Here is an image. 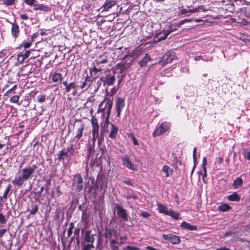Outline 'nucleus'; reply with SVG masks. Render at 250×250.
Listing matches in <instances>:
<instances>
[{
  "instance_id": "f257e3e1",
  "label": "nucleus",
  "mask_w": 250,
  "mask_h": 250,
  "mask_svg": "<svg viewBox=\"0 0 250 250\" xmlns=\"http://www.w3.org/2000/svg\"><path fill=\"white\" fill-rule=\"evenodd\" d=\"M36 168V165L28 166L22 168L21 171V174L17 176L12 181V183L18 187H21L24 182L31 179Z\"/></svg>"
},
{
  "instance_id": "4be33fe9",
  "label": "nucleus",
  "mask_w": 250,
  "mask_h": 250,
  "mask_svg": "<svg viewBox=\"0 0 250 250\" xmlns=\"http://www.w3.org/2000/svg\"><path fill=\"white\" fill-rule=\"evenodd\" d=\"M228 199L231 201H238L240 199V196L237 192H234L229 195Z\"/></svg>"
},
{
  "instance_id": "c85d7f7f",
  "label": "nucleus",
  "mask_w": 250,
  "mask_h": 250,
  "mask_svg": "<svg viewBox=\"0 0 250 250\" xmlns=\"http://www.w3.org/2000/svg\"><path fill=\"white\" fill-rule=\"evenodd\" d=\"M167 215L174 218V219H175L176 220H177L179 218L178 213L177 212H175L172 210H169Z\"/></svg>"
},
{
  "instance_id": "13d9d810",
  "label": "nucleus",
  "mask_w": 250,
  "mask_h": 250,
  "mask_svg": "<svg viewBox=\"0 0 250 250\" xmlns=\"http://www.w3.org/2000/svg\"><path fill=\"white\" fill-rule=\"evenodd\" d=\"M29 54H30V52L29 51H26L23 54H21V55L25 58L26 59V58H27L29 56Z\"/></svg>"
},
{
  "instance_id": "f8f14e48",
  "label": "nucleus",
  "mask_w": 250,
  "mask_h": 250,
  "mask_svg": "<svg viewBox=\"0 0 250 250\" xmlns=\"http://www.w3.org/2000/svg\"><path fill=\"white\" fill-rule=\"evenodd\" d=\"M83 129L84 125L83 124H80L75 125V138L77 139V141L82 137Z\"/></svg>"
},
{
  "instance_id": "58836bf2",
  "label": "nucleus",
  "mask_w": 250,
  "mask_h": 250,
  "mask_svg": "<svg viewBox=\"0 0 250 250\" xmlns=\"http://www.w3.org/2000/svg\"><path fill=\"white\" fill-rule=\"evenodd\" d=\"M6 222V220L5 216L1 213H0V224H5Z\"/></svg>"
},
{
  "instance_id": "39448f33",
  "label": "nucleus",
  "mask_w": 250,
  "mask_h": 250,
  "mask_svg": "<svg viewBox=\"0 0 250 250\" xmlns=\"http://www.w3.org/2000/svg\"><path fill=\"white\" fill-rule=\"evenodd\" d=\"M175 57L173 52L169 51L164 54L159 62V63L162 66L166 64L171 62Z\"/></svg>"
},
{
  "instance_id": "864d4df0",
  "label": "nucleus",
  "mask_w": 250,
  "mask_h": 250,
  "mask_svg": "<svg viewBox=\"0 0 250 250\" xmlns=\"http://www.w3.org/2000/svg\"><path fill=\"white\" fill-rule=\"evenodd\" d=\"M207 164V160L206 157H204L203 159V162H202V167L203 168H204V167H206V165Z\"/></svg>"
},
{
  "instance_id": "7c9ffc66",
  "label": "nucleus",
  "mask_w": 250,
  "mask_h": 250,
  "mask_svg": "<svg viewBox=\"0 0 250 250\" xmlns=\"http://www.w3.org/2000/svg\"><path fill=\"white\" fill-rule=\"evenodd\" d=\"M68 154V152L63 151L62 150L58 154V158L59 160H62L64 159L65 157H67Z\"/></svg>"
},
{
  "instance_id": "bf43d9fd",
  "label": "nucleus",
  "mask_w": 250,
  "mask_h": 250,
  "mask_svg": "<svg viewBox=\"0 0 250 250\" xmlns=\"http://www.w3.org/2000/svg\"><path fill=\"white\" fill-rule=\"evenodd\" d=\"M31 43L30 42H25L23 44V45L25 48H28L30 47Z\"/></svg>"
},
{
  "instance_id": "ddd939ff",
  "label": "nucleus",
  "mask_w": 250,
  "mask_h": 250,
  "mask_svg": "<svg viewBox=\"0 0 250 250\" xmlns=\"http://www.w3.org/2000/svg\"><path fill=\"white\" fill-rule=\"evenodd\" d=\"M62 84L65 86V91L67 93L70 92L71 89L74 90V95H75L76 91V85L74 82H72L69 83H67V81H63Z\"/></svg>"
},
{
  "instance_id": "680f3d73",
  "label": "nucleus",
  "mask_w": 250,
  "mask_h": 250,
  "mask_svg": "<svg viewBox=\"0 0 250 250\" xmlns=\"http://www.w3.org/2000/svg\"><path fill=\"white\" fill-rule=\"evenodd\" d=\"M73 227L69 228L68 229L67 235L68 237H70L72 233Z\"/></svg>"
},
{
  "instance_id": "b1692460",
  "label": "nucleus",
  "mask_w": 250,
  "mask_h": 250,
  "mask_svg": "<svg viewBox=\"0 0 250 250\" xmlns=\"http://www.w3.org/2000/svg\"><path fill=\"white\" fill-rule=\"evenodd\" d=\"M163 171L166 173V176L168 177L173 173V169L170 168L168 166L165 165L163 168Z\"/></svg>"
},
{
  "instance_id": "bb28decb",
  "label": "nucleus",
  "mask_w": 250,
  "mask_h": 250,
  "mask_svg": "<svg viewBox=\"0 0 250 250\" xmlns=\"http://www.w3.org/2000/svg\"><path fill=\"white\" fill-rule=\"evenodd\" d=\"M230 208L229 206L227 204H222L218 207V209L223 212L228 211Z\"/></svg>"
},
{
  "instance_id": "f03ea898",
  "label": "nucleus",
  "mask_w": 250,
  "mask_h": 250,
  "mask_svg": "<svg viewBox=\"0 0 250 250\" xmlns=\"http://www.w3.org/2000/svg\"><path fill=\"white\" fill-rule=\"evenodd\" d=\"M113 103L110 100H104L99 105V108L102 110H107V118L106 119L104 125V131L108 132V127L110 125L108 117L110 115V110L112 106Z\"/></svg>"
},
{
  "instance_id": "7ed1b4c3",
  "label": "nucleus",
  "mask_w": 250,
  "mask_h": 250,
  "mask_svg": "<svg viewBox=\"0 0 250 250\" xmlns=\"http://www.w3.org/2000/svg\"><path fill=\"white\" fill-rule=\"evenodd\" d=\"M91 123L92 126V140L93 143H94L96 139L99 137V126L97 119H96L94 116L92 117L91 120Z\"/></svg>"
},
{
  "instance_id": "a19ab883",
  "label": "nucleus",
  "mask_w": 250,
  "mask_h": 250,
  "mask_svg": "<svg viewBox=\"0 0 250 250\" xmlns=\"http://www.w3.org/2000/svg\"><path fill=\"white\" fill-rule=\"evenodd\" d=\"M24 2L26 4L29 5H34L36 4L35 2H36V0H24Z\"/></svg>"
},
{
  "instance_id": "4c0bfd02",
  "label": "nucleus",
  "mask_w": 250,
  "mask_h": 250,
  "mask_svg": "<svg viewBox=\"0 0 250 250\" xmlns=\"http://www.w3.org/2000/svg\"><path fill=\"white\" fill-rule=\"evenodd\" d=\"M19 100V97L17 95H15L12 97L10 99V102L14 103H17Z\"/></svg>"
},
{
  "instance_id": "774afa93",
  "label": "nucleus",
  "mask_w": 250,
  "mask_h": 250,
  "mask_svg": "<svg viewBox=\"0 0 250 250\" xmlns=\"http://www.w3.org/2000/svg\"><path fill=\"white\" fill-rule=\"evenodd\" d=\"M234 233V232H233L231 231H228L225 234V236L227 237L228 236H230Z\"/></svg>"
},
{
  "instance_id": "603ef678",
  "label": "nucleus",
  "mask_w": 250,
  "mask_h": 250,
  "mask_svg": "<svg viewBox=\"0 0 250 250\" xmlns=\"http://www.w3.org/2000/svg\"><path fill=\"white\" fill-rule=\"evenodd\" d=\"M127 237L126 235L124 236L123 237H120L121 242L120 243H119V244L122 245V244H124V243H125L124 241H125L127 239Z\"/></svg>"
},
{
  "instance_id": "09e8293b",
  "label": "nucleus",
  "mask_w": 250,
  "mask_h": 250,
  "mask_svg": "<svg viewBox=\"0 0 250 250\" xmlns=\"http://www.w3.org/2000/svg\"><path fill=\"white\" fill-rule=\"evenodd\" d=\"M165 33V35L164 36H161L160 37L158 40V42H160L161 41H163L164 40H165V39H166V38L167 37V36L169 35V34H167V32L166 31H164Z\"/></svg>"
},
{
  "instance_id": "4d7b16f0",
  "label": "nucleus",
  "mask_w": 250,
  "mask_h": 250,
  "mask_svg": "<svg viewBox=\"0 0 250 250\" xmlns=\"http://www.w3.org/2000/svg\"><path fill=\"white\" fill-rule=\"evenodd\" d=\"M6 231H7V230L5 229H0V238L1 237Z\"/></svg>"
},
{
  "instance_id": "6ab92c4d",
  "label": "nucleus",
  "mask_w": 250,
  "mask_h": 250,
  "mask_svg": "<svg viewBox=\"0 0 250 250\" xmlns=\"http://www.w3.org/2000/svg\"><path fill=\"white\" fill-rule=\"evenodd\" d=\"M243 181L241 178L237 177L233 182L232 186L235 189H238L243 185Z\"/></svg>"
},
{
  "instance_id": "cd10ccee",
  "label": "nucleus",
  "mask_w": 250,
  "mask_h": 250,
  "mask_svg": "<svg viewBox=\"0 0 250 250\" xmlns=\"http://www.w3.org/2000/svg\"><path fill=\"white\" fill-rule=\"evenodd\" d=\"M180 25L178 24H171L168 29L167 30H166V31L167 32V34H169L171 32H173L176 30L177 27H179Z\"/></svg>"
},
{
  "instance_id": "338daca9",
  "label": "nucleus",
  "mask_w": 250,
  "mask_h": 250,
  "mask_svg": "<svg viewBox=\"0 0 250 250\" xmlns=\"http://www.w3.org/2000/svg\"><path fill=\"white\" fill-rule=\"evenodd\" d=\"M56 191H57V193L58 196H60L61 194H62V193L61 192L60 188L59 187H58L57 188Z\"/></svg>"
},
{
  "instance_id": "052dcab7",
  "label": "nucleus",
  "mask_w": 250,
  "mask_h": 250,
  "mask_svg": "<svg viewBox=\"0 0 250 250\" xmlns=\"http://www.w3.org/2000/svg\"><path fill=\"white\" fill-rule=\"evenodd\" d=\"M204 170V174L203 175V180L204 183H205V181L204 180V178L207 176V169L206 167H204L203 168Z\"/></svg>"
},
{
  "instance_id": "9b49d317",
  "label": "nucleus",
  "mask_w": 250,
  "mask_h": 250,
  "mask_svg": "<svg viewBox=\"0 0 250 250\" xmlns=\"http://www.w3.org/2000/svg\"><path fill=\"white\" fill-rule=\"evenodd\" d=\"M95 234H92L91 230H87L85 232V235L84 237V241L87 243V244H92L95 241L94 236Z\"/></svg>"
},
{
  "instance_id": "49530a36",
  "label": "nucleus",
  "mask_w": 250,
  "mask_h": 250,
  "mask_svg": "<svg viewBox=\"0 0 250 250\" xmlns=\"http://www.w3.org/2000/svg\"><path fill=\"white\" fill-rule=\"evenodd\" d=\"M140 216H142L144 218H146L149 217L150 216V214L146 211H144L142 212L140 214Z\"/></svg>"
},
{
  "instance_id": "6e6d98bb",
  "label": "nucleus",
  "mask_w": 250,
  "mask_h": 250,
  "mask_svg": "<svg viewBox=\"0 0 250 250\" xmlns=\"http://www.w3.org/2000/svg\"><path fill=\"white\" fill-rule=\"evenodd\" d=\"M87 78H85L83 82H82V84L80 86L82 89H83L86 85Z\"/></svg>"
},
{
  "instance_id": "8fccbe9b",
  "label": "nucleus",
  "mask_w": 250,
  "mask_h": 250,
  "mask_svg": "<svg viewBox=\"0 0 250 250\" xmlns=\"http://www.w3.org/2000/svg\"><path fill=\"white\" fill-rule=\"evenodd\" d=\"M17 87V85H15L13 87L9 89L8 91H6L5 95H9L15 89H16Z\"/></svg>"
},
{
  "instance_id": "1a4fd4ad",
  "label": "nucleus",
  "mask_w": 250,
  "mask_h": 250,
  "mask_svg": "<svg viewBox=\"0 0 250 250\" xmlns=\"http://www.w3.org/2000/svg\"><path fill=\"white\" fill-rule=\"evenodd\" d=\"M125 102L124 98H118L116 103V110L117 111V116L120 117L121 111L125 106Z\"/></svg>"
},
{
  "instance_id": "0e129e2a",
  "label": "nucleus",
  "mask_w": 250,
  "mask_h": 250,
  "mask_svg": "<svg viewBox=\"0 0 250 250\" xmlns=\"http://www.w3.org/2000/svg\"><path fill=\"white\" fill-rule=\"evenodd\" d=\"M115 244H119L118 242H117L116 241V240H115V239H112V240L110 241V246H111V245H115Z\"/></svg>"
},
{
  "instance_id": "a878e982",
  "label": "nucleus",
  "mask_w": 250,
  "mask_h": 250,
  "mask_svg": "<svg viewBox=\"0 0 250 250\" xmlns=\"http://www.w3.org/2000/svg\"><path fill=\"white\" fill-rule=\"evenodd\" d=\"M62 77L61 74L59 73H56L54 74L52 77V81L54 82L57 83L60 82L62 80Z\"/></svg>"
},
{
  "instance_id": "0eeeda50",
  "label": "nucleus",
  "mask_w": 250,
  "mask_h": 250,
  "mask_svg": "<svg viewBox=\"0 0 250 250\" xmlns=\"http://www.w3.org/2000/svg\"><path fill=\"white\" fill-rule=\"evenodd\" d=\"M73 186L78 191H80L83 189V178L80 174H77L75 175L73 178Z\"/></svg>"
},
{
  "instance_id": "ea45409f",
  "label": "nucleus",
  "mask_w": 250,
  "mask_h": 250,
  "mask_svg": "<svg viewBox=\"0 0 250 250\" xmlns=\"http://www.w3.org/2000/svg\"><path fill=\"white\" fill-rule=\"evenodd\" d=\"M124 250H139L140 249L137 248L136 247H132L130 246H127L125 248H123Z\"/></svg>"
},
{
  "instance_id": "9d476101",
  "label": "nucleus",
  "mask_w": 250,
  "mask_h": 250,
  "mask_svg": "<svg viewBox=\"0 0 250 250\" xmlns=\"http://www.w3.org/2000/svg\"><path fill=\"white\" fill-rule=\"evenodd\" d=\"M117 215L122 218L124 221H128L127 214L126 210L123 208L121 206H119L117 207Z\"/></svg>"
},
{
  "instance_id": "c03bdc74",
  "label": "nucleus",
  "mask_w": 250,
  "mask_h": 250,
  "mask_svg": "<svg viewBox=\"0 0 250 250\" xmlns=\"http://www.w3.org/2000/svg\"><path fill=\"white\" fill-rule=\"evenodd\" d=\"M4 3L7 5H12L15 2V0H4Z\"/></svg>"
},
{
  "instance_id": "4468645a",
  "label": "nucleus",
  "mask_w": 250,
  "mask_h": 250,
  "mask_svg": "<svg viewBox=\"0 0 250 250\" xmlns=\"http://www.w3.org/2000/svg\"><path fill=\"white\" fill-rule=\"evenodd\" d=\"M110 125L111 128L110 132L109 134V137L112 139H115L118 132V128L117 126L115 125L112 123L110 124Z\"/></svg>"
},
{
  "instance_id": "20e7f679",
  "label": "nucleus",
  "mask_w": 250,
  "mask_h": 250,
  "mask_svg": "<svg viewBox=\"0 0 250 250\" xmlns=\"http://www.w3.org/2000/svg\"><path fill=\"white\" fill-rule=\"evenodd\" d=\"M121 159L122 160L123 165L128 169L134 171H137L138 170V167L135 164L131 162L130 159L128 155H123L121 156Z\"/></svg>"
},
{
  "instance_id": "e2e57ef3",
  "label": "nucleus",
  "mask_w": 250,
  "mask_h": 250,
  "mask_svg": "<svg viewBox=\"0 0 250 250\" xmlns=\"http://www.w3.org/2000/svg\"><path fill=\"white\" fill-rule=\"evenodd\" d=\"M110 248L111 250H119V247L116 245L110 246Z\"/></svg>"
},
{
  "instance_id": "79ce46f5",
  "label": "nucleus",
  "mask_w": 250,
  "mask_h": 250,
  "mask_svg": "<svg viewBox=\"0 0 250 250\" xmlns=\"http://www.w3.org/2000/svg\"><path fill=\"white\" fill-rule=\"evenodd\" d=\"M211 58L210 59H207V60H204L203 59V56H195L194 57V60L196 61H199L200 60H203L204 61H210L211 60Z\"/></svg>"
},
{
  "instance_id": "f704fd0d",
  "label": "nucleus",
  "mask_w": 250,
  "mask_h": 250,
  "mask_svg": "<svg viewBox=\"0 0 250 250\" xmlns=\"http://www.w3.org/2000/svg\"><path fill=\"white\" fill-rule=\"evenodd\" d=\"M128 137L131 138L132 139L133 144L134 145H135V146L139 145V143L137 141V140L136 139V138H135V137L134 136V135L133 134L129 133L128 134Z\"/></svg>"
},
{
  "instance_id": "e433bc0d",
  "label": "nucleus",
  "mask_w": 250,
  "mask_h": 250,
  "mask_svg": "<svg viewBox=\"0 0 250 250\" xmlns=\"http://www.w3.org/2000/svg\"><path fill=\"white\" fill-rule=\"evenodd\" d=\"M37 99L39 103H42L45 101V95H40L37 96Z\"/></svg>"
},
{
  "instance_id": "393cba45",
  "label": "nucleus",
  "mask_w": 250,
  "mask_h": 250,
  "mask_svg": "<svg viewBox=\"0 0 250 250\" xmlns=\"http://www.w3.org/2000/svg\"><path fill=\"white\" fill-rule=\"evenodd\" d=\"M158 210L159 212L164 213L167 215L169 210H167V208L165 206L161 204H158Z\"/></svg>"
},
{
  "instance_id": "a211bd4d",
  "label": "nucleus",
  "mask_w": 250,
  "mask_h": 250,
  "mask_svg": "<svg viewBox=\"0 0 250 250\" xmlns=\"http://www.w3.org/2000/svg\"><path fill=\"white\" fill-rule=\"evenodd\" d=\"M150 61H151V57L148 54H146V56L139 62V63L141 67H143L145 66Z\"/></svg>"
},
{
  "instance_id": "37998d69",
  "label": "nucleus",
  "mask_w": 250,
  "mask_h": 250,
  "mask_svg": "<svg viewBox=\"0 0 250 250\" xmlns=\"http://www.w3.org/2000/svg\"><path fill=\"white\" fill-rule=\"evenodd\" d=\"M107 62V59L105 58L101 61H95V62H96V65L97 66H99L100 64L105 63Z\"/></svg>"
},
{
  "instance_id": "6e6552de",
  "label": "nucleus",
  "mask_w": 250,
  "mask_h": 250,
  "mask_svg": "<svg viewBox=\"0 0 250 250\" xmlns=\"http://www.w3.org/2000/svg\"><path fill=\"white\" fill-rule=\"evenodd\" d=\"M163 238L165 240L169 241L173 244H177L180 242V238L176 235L163 234Z\"/></svg>"
},
{
  "instance_id": "c756f323",
  "label": "nucleus",
  "mask_w": 250,
  "mask_h": 250,
  "mask_svg": "<svg viewBox=\"0 0 250 250\" xmlns=\"http://www.w3.org/2000/svg\"><path fill=\"white\" fill-rule=\"evenodd\" d=\"M38 210V207L37 204H33L31 206V209L30 210V213L31 214H35Z\"/></svg>"
},
{
  "instance_id": "5fc2aeb1",
  "label": "nucleus",
  "mask_w": 250,
  "mask_h": 250,
  "mask_svg": "<svg viewBox=\"0 0 250 250\" xmlns=\"http://www.w3.org/2000/svg\"><path fill=\"white\" fill-rule=\"evenodd\" d=\"M244 156L249 160H250V150L246 151L244 154Z\"/></svg>"
},
{
  "instance_id": "3c124183",
  "label": "nucleus",
  "mask_w": 250,
  "mask_h": 250,
  "mask_svg": "<svg viewBox=\"0 0 250 250\" xmlns=\"http://www.w3.org/2000/svg\"><path fill=\"white\" fill-rule=\"evenodd\" d=\"M126 198L127 199V200H129L131 198H132L134 200H136L138 199V196L136 195H126L125 196Z\"/></svg>"
},
{
  "instance_id": "a18cd8bd",
  "label": "nucleus",
  "mask_w": 250,
  "mask_h": 250,
  "mask_svg": "<svg viewBox=\"0 0 250 250\" xmlns=\"http://www.w3.org/2000/svg\"><path fill=\"white\" fill-rule=\"evenodd\" d=\"M197 148L196 147H195L193 149V161L194 163H197V158H196V152Z\"/></svg>"
},
{
  "instance_id": "f3484780",
  "label": "nucleus",
  "mask_w": 250,
  "mask_h": 250,
  "mask_svg": "<svg viewBox=\"0 0 250 250\" xmlns=\"http://www.w3.org/2000/svg\"><path fill=\"white\" fill-rule=\"evenodd\" d=\"M11 32L12 36L16 38L19 34V27L18 24L12 23Z\"/></svg>"
},
{
  "instance_id": "473e14b6",
  "label": "nucleus",
  "mask_w": 250,
  "mask_h": 250,
  "mask_svg": "<svg viewBox=\"0 0 250 250\" xmlns=\"http://www.w3.org/2000/svg\"><path fill=\"white\" fill-rule=\"evenodd\" d=\"M94 66L92 69L90 70V73L92 74L93 72H94L95 74L97 73L98 72H100L101 71V69L98 67L99 66H97L96 65V62H93Z\"/></svg>"
},
{
  "instance_id": "2eb2a0df",
  "label": "nucleus",
  "mask_w": 250,
  "mask_h": 250,
  "mask_svg": "<svg viewBox=\"0 0 250 250\" xmlns=\"http://www.w3.org/2000/svg\"><path fill=\"white\" fill-rule=\"evenodd\" d=\"M116 3V1L114 0H106L103 6L104 10L105 11H107L112 6L115 5Z\"/></svg>"
},
{
  "instance_id": "72a5a7b5",
  "label": "nucleus",
  "mask_w": 250,
  "mask_h": 250,
  "mask_svg": "<svg viewBox=\"0 0 250 250\" xmlns=\"http://www.w3.org/2000/svg\"><path fill=\"white\" fill-rule=\"evenodd\" d=\"M11 186L10 184H9L6 188V189H5L4 192V194L3 195V196L2 197L0 198V200L1 201L2 198H3L4 199H6L7 198V194L8 193V192H9L10 191V188H11Z\"/></svg>"
},
{
  "instance_id": "2f4dec72",
  "label": "nucleus",
  "mask_w": 250,
  "mask_h": 250,
  "mask_svg": "<svg viewBox=\"0 0 250 250\" xmlns=\"http://www.w3.org/2000/svg\"><path fill=\"white\" fill-rule=\"evenodd\" d=\"M114 230L111 229H106V232L104 233V236L105 238L110 239L113 235V232Z\"/></svg>"
},
{
  "instance_id": "de8ad7c7",
  "label": "nucleus",
  "mask_w": 250,
  "mask_h": 250,
  "mask_svg": "<svg viewBox=\"0 0 250 250\" xmlns=\"http://www.w3.org/2000/svg\"><path fill=\"white\" fill-rule=\"evenodd\" d=\"M25 59L21 55V54H20L19 55H18V62L20 63H22L24 60Z\"/></svg>"
},
{
  "instance_id": "69168bd1",
  "label": "nucleus",
  "mask_w": 250,
  "mask_h": 250,
  "mask_svg": "<svg viewBox=\"0 0 250 250\" xmlns=\"http://www.w3.org/2000/svg\"><path fill=\"white\" fill-rule=\"evenodd\" d=\"M21 18L22 20H26L28 19V16L25 14H21Z\"/></svg>"
},
{
  "instance_id": "c9c22d12",
  "label": "nucleus",
  "mask_w": 250,
  "mask_h": 250,
  "mask_svg": "<svg viewBox=\"0 0 250 250\" xmlns=\"http://www.w3.org/2000/svg\"><path fill=\"white\" fill-rule=\"evenodd\" d=\"M94 245L91 244H86L83 246L82 250H92L94 249Z\"/></svg>"
},
{
  "instance_id": "423d86ee",
  "label": "nucleus",
  "mask_w": 250,
  "mask_h": 250,
  "mask_svg": "<svg viewBox=\"0 0 250 250\" xmlns=\"http://www.w3.org/2000/svg\"><path fill=\"white\" fill-rule=\"evenodd\" d=\"M170 126V124L168 122H163L160 126L158 127L153 133V137H155L161 135L166 132Z\"/></svg>"
},
{
  "instance_id": "aec40b11",
  "label": "nucleus",
  "mask_w": 250,
  "mask_h": 250,
  "mask_svg": "<svg viewBox=\"0 0 250 250\" xmlns=\"http://www.w3.org/2000/svg\"><path fill=\"white\" fill-rule=\"evenodd\" d=\"M34 10H41L43 11H47L49 10V8L47 6L43 4H34Z\"/></svg>"
},
{
  "instance_id": "5701e85b",
  "label": "nucleus",
  "mask_w": 250,
  "mask_h": 250,
  "mask_svg": "<svg viewBox=\"0 0 250 250\" xmlns=\"http://www.w3.org/2000/svg\"><path fill=\"white\" fill-rule=\"evenodd\" d=\"M117 67V69L119 70L120 73H123L128 68L127 65L124 62L119 63Z\"/></svg>"
},
{
  "instance_id": "dca6fc26",
  "label": "nucleus",
  "mask_w": 250,
  "mask_h": 250,
  "mask_svg": "<svg viewBox=\"0 0 250 250\" xmlns=\"http://www.w3.org/2000/svg\"><path fill=\"white\" fill-rule=\"evenodd\" d=\"M181 226L184 229L190 230H196L197 229L196 226L191 225L190 224L185 221H184L182 223Z\"/></svg>"
},
{
  "instance_id": "412c9836",
  "label": "nucleus",
  "mask_w": 250,
  "mask_h": 250,
  "mask_svg": "<svg viewBox=\"0 0 250 250\" xmlns=\"http://www.w3.org/2000/svg\"><path fill=\"white\" fill-rule=\"evenodd\" d=\"M115 81V77L114 76L109 75L107 76L105 80L104 81V84L108 85H112L114 84Z\"/></svg>"
}]
</instances>
